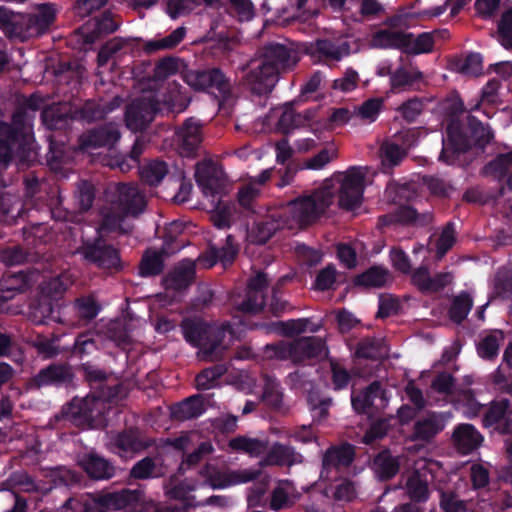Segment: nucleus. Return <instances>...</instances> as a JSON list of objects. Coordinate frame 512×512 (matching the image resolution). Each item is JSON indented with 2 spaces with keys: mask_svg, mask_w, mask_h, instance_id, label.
Listing matches in <instances>:
<instances>
[{
  "mask_svg": "<svg viewBox=\"0 0 512 512\" xmlns=\"http://www.w3.org/2000/svg\"><path fill=\"white\" fill-rule=\"evenodd\" d=\"M299 61L298 52L280 43H267L261 49V62L246 75V84L254 95L272 92L279 75L291 71Z\"/></svg>",
  "mask_w": 512,
  "mask_h": 512,
  "instance_id": "nucleus-1",
  "label": "nucleus"
},
{
  "mask_svg": "<svg viewBox=\"0 0 512 512\" xmlns=\"http://www.w3.org/2000/svg\"><path fill=\"white\" fill-rule=\"evenodd\" d=\"M493 136L492 131L480 121L471 120L466 130L459 121H451L442 137L439 161L448 165L459 164L461 155L473 147L483 150Z\"/></svg>",
  "mask_w": 512,
  "mask_h": 512,
  "instance_id": "nucleus-2",
  "label": "nucleus"
},
{
  "mask_svg": "<svg viewBox=\"0 0 512 512\" xmlns=\"http://www.w3.org/2000/svg\"><path fill=\"white\" fill-rule=\"evenodd\" d=\"M183 337L187 343L199 348L203 360L220 359L227 346L224 344L227 333L233 334L228 322L220 326L210 324L200 317L184 318L180 324Z\"/></svg>",
  "mask_w": 512,
  "mask_h": 512,
  "instance_id": "nucleus-3",
  "label": "nucleus"
},
{
  "mask_svg": "<svg viewBox=\"0 0 512 512\" xmlns=\"http://www.w3.org/2000/svg\"><path fill=\"white\" fill-rule=\"evenodd\" d=\"M41 121L47 130L50 132H60V139H56L54 134L47 136L49 140V153L51 154V161H60L64 153V146L67 142L65 133L71 129V125L76 118H74V111L71 107L52 105L42 110Z\"/></svg>",
  "mask_w": 512,
  "mask_h": 512,
  "instance_id": "nucleus-4",
  "label": "nucleus"
},
{
  "mask_svg": "<svg viewBox=\"0 0 512 512\" xmlns=\"http://www.w3.org/2000/svg\"><path fill=\"white\" fill-rule=\"evenodd\" d=\"M183 80L195 91L213 94L219 103L228 101L232 96L231 81L218 67L188 69L183 73Z\"/></svg>",
  "mask_w": 512,
  "mask_h": 512,
  "instance_id": "nucleus-5",
  "label": "nucleus"
},
{
  "mask_svg": "<svg viewBox=\"0 0 512 512\" xmlns=\"http://www.w3.org/2000/svg\"><path fill=\"white\" fill-rule=\"evenodd\" d=\"M77 252L87 264L99 270L116 273L123 269L119 249L104 239L102 235L83 240Z\"/></svg>",
  "mask_w": 512,
  "mask_h": 512,
  "instance_id": "nucleus-6",
  "label": "nucleus"
},
{
  "mask_svg": "<svg viewBox=\"0 0 512 512\" xmlns=\"http://www.w3.org/2000/svg\"><path fill=\"white\" fill-rule=\"evenodd\" d=\"M334 194L329 188H321L291 201L288 213L299 226H307L318 220L332 204Z\"/></svg>",
  "mask_w": 512,
  "mask_h": 512,
  "instance_id": "nucleus-7",
  "label": "nucleus"
},
{
  "mask_svg": "<svg viewBox=\"0 0 512 512\" xmlns=\"http://www.w3.org/2000/svg\"><path fill=\"white\" fill-rule=\"evenodd\" d=\"M105 409L104 399L96 395L73 398L62 407V415L77 427L91 428L101 422Z\"/></svg>",
  "mask_w": 512,
  "mask_h": 512,
  "instance_id": "nucleus-8",
  "label": "nucleus"
},
{
  "mask_svg": "<svg viewBox=\"0 0 512 512\" xmlns=\"http://www.w3.org/2000/svg\"><path fill=\"white\" fill-rule=\"evenodd\" d=\"M161 111V104L154 95L133 99L125 110V124L132 132H143Z\"/></svg>",
  "mask_w": 512,
  "mask_h": 512,
  "instance_id": "nucleus-9",
  "label": "nucleus"
},
{
  "mask_svg": "<svg viewBox=\"0 0 512 512\" xmlns=\"http://www.w3.org/2000/svg\"><path fill=\"white\" fill-rule=\"evenodd\" d=\"M75 373L73 367L67 363H51L40 369L37 374L28 380L31 390L43 387L72 388L75 386Z\"/></svg>",
  "mask_w": 512,
  "mask_h": 512,
  "instance_id": "nucleus-10",
  "label": "nucleus"
},
{
  "mask_svg": "<svg viewBox=\"0 0 512 512\" xmlns=\"http://www.w3.org/2000/svg\"><path fill=\"white\" fill-rule=\"evenodd\" d=\"M387 404V391L378 380L371 382L358 393L352 390L351 405L357 414L372 415L384 409Z\"/></svg>",
  "mask_w": 512,
  "mask_h": 512,
  "instance_id": "nucleus-11",
  "label": "nucleus"
},
{
  "mask_svg": "<svg viewBox=\"0 0 512 512\" xmlns=\"http://www.w3.org/2000/svg\"><path fill=\"white\" fill-rule=\"evenodd\" d=\"M365 176L359 167L350 168L338 190L339 207L346 211L358 208L363 199Z\"/></svg>",
  "mask_w": 512,
  "mask_h": 512,
  "instance_id": "nucleus-12",
  "label": "nucleus"
},
{
  "mask_svg": "<svg viewBox=\"0 0 512 512\" xmlns=\"http://www.w3.org/2000/svg\"><path fill=\"white\" fill-rule=\"evenodd\" d=\"M120 138L119 126L114 122H107L83 132L78 138V145L83 151L112 149Z\"/></svg>",
  "mask_w": 512,
  "mask_h": 512,
  "instance_id": "nucleus-13",
  "label": "nucleus"
},
{
  "mask_svg": "<svg viewBox=\"0 0 512 512\" xmlns=\"http://www.w3.org/2000/svg\"><path fill=\"white\" fill-rule=\"evenodd\" d=\"M122 104L120 96H114L110 100L88 99L80 106L75 107L74 118L76 121L92 123L103 120L109 113L118 109Z\"/></svg>",
  "mask_w": 512,
  "mask_h": 512,
  "instance_id": "nucleus-14",
  "label": "nucleus"
},
{
  "mask_svg": "<svg viewBox=\"0 0 512 512\" xmlns=\"http://www.w3.org/2000/svg\"><path fill=\"white\" fill-rule=\"evenodd\" d=\"M106 512L128 509L131 512H141L144 493L141 490L122 488L118 491L100 494Z\"/></svg>",
  "mask_w": 512,
  "mask_h": 512,
  "instance_id": "nucleus-15",
  "label": "nucleus"
},
{
  "mask_svg": "<svg viewBox=\"0 0 512 512\" xmlns=\"http://www.w3.org/2000/svg\"><path fill=\"white\" fill-rule=\"evenodd\" d=\"M409 274L411 283L422 294L438 293L450 285L454 279L451 272H438L431 276L427 266H420Z\"/></svg>",
  "mask_w": 512,
  "mask_h": 512,
  "instance_id": "nucleus-16",
  "label": "nucleus"
},
{
  "mask_svg": "<svg viewBox=\"0 0 512 512\" xmlns=\"http://www.w3.org/2000/svg\"><path fill=\"white\" fill-rule=\"evenodd\" d=\"M292 362L303 364L319 359L328 353L325 341L317 336L299 337L291 342Z\"/></svg>",
  "mask_w": 512,
  "mask_h": 512,
  "instance_id": "nucleus-17",
  "label": "nucleus"
},
{
  "mask_svg": "<svg viewBox=\"0 0 512 512\" xmlns=\"http://www.w3.org/2000/svg\"><path fill=\"white\" fill-rule=\"evenodd\" d=\"M238 251L239 248L234 237L228 235L222 247L210 245L205 252L200 254L198 262L205 268H212L217 263H221L224 268H227L235 261Z\"/></svg>",
  "mask_w": 512,
  "mask_h": 512,
  "instance_id": "nucleus-18",
  "label": "nucleus"
},
{
  "mask_svg": "<svg viewBox=\"0 0 512 512\" xmlns=\"http://www.w3.org/2000/svg\"><path fill=\"white\" fill-rule=\"evenodd\" d=\"M77 464L94 480H108L115 476V466L94 451L85 452L77 457Z\"/></svg>",
  "mask_w": 512,
  "mask_h": 512,
  "instance_id": "nucleus-19",
  "label": "nucleus"
},
{
  "mask_svg": "<svg viewBox=\"0 0 512 512\" xmlns=\"http://www.w3.org/2000/svg\"><path fill=\"white\" fill-rule=\"evenodd\" d=\"M154 444L151 438L142 437L137 428H127L111 438V446L117 453H140Z\"/></svg>",
  "mask_w": 512,
  "mask_h": 512,
  "instance_id": "nucleus-20",
  "label": "nucleus"
},
{
  "mask_svg": "<svg viewBox=\"0 0 512 512\" xmlns=\"http://www.w3.org/2000/svg\"><path fill=\"white\" fill-rule=\"evenodd\" d=\"M195 180L203 194L206 196L214 197L220 194L223 188L221 171L211 160L197 163L195 169Z\"/></svg>",
  "mask_w": 512,
  "mask_h": 512,
  "instance_id": "nucleus-21",
  "label": "nucleus"
},
{
  "mask_svg": "<svg viewBox=\"0 0 512 512\" xmlns=\"http://www.w3.org/2000/svg\"><path fill=\"white\" fill-rule=\"evenodd\" d=\"M116 202L123 215L137 216L146 207L145 195L132 184L120 183L117 186Z\"/></svg>",
  "mask_w": 512,
  "mask_h": 512,
  "instance_id": "nucleus-22",
  "label": "nucleus"
},
{
  "mask_svg": "<svg viewBox=\"0 0 512 512\" xmlns=\"http://www.w3.org/2000/svg\"><path fill=\"white\" fill-rule=\"evenodd\" d=\"M356 457L355 446L349 442L331 445L324 452L322 467L324 470L335 469L340 471L352 465Z\"/></svg>",
  "mask_w": 512,
  "mask_h": 512,
  "instance_id": "nucleus-23",
  "label": "nucleus"
},
{
  "mask_svg": "<svg viewBox=\"0 0 512 512\" xmlns=\"http://www.w3.org/2000/svg\"><path fill=\"white\" fill-rule=\"evenodd\" d=\"M195 277V263L186 259L165 275L163 285L167 290L182 292L187 290L194 283Z\"/></svg>",
  "mask_w": 512,
  "mask_h": 512,
  "instance_id": "nucleus-24",
  "label": "nucleus"
},
{
  "mask_svg": "<svg viewBox=\"0 0 512 512\" xmlns=\"http://www.w3.org/2000/svg\"><path fill=\"white\" fill-rule=\"evenodd\" d=\"M27 21L26 14L15 13L5 6H0V29L8 38H18L21 41L30 39Z\"/></svg>",
  "mask_w": 512,
  "mask_h": 512,
  "instance_id": "nucleus-25",
  "label": "nucleus"
},
{
  "mask_svg": "<svg viewBox=\"0 0 512 512\" xmlns=\"http://www.w3.org/2000/svg\"><path fill=\"white\" fill-rule=\"evenodd\" d=\"M305 53L319 60L340 61L349 55L350 45L348 42L336 43L329 39H317L306 46Z\"/></svg>",
  "mask_w": 512,
  "mask_h": 512,
  "instance_id": "nucleus-26",
  "label": "nucleus"
},
{
  "mask_svg": "<svg viewBox=\"0 0 512 512\" xmlns=\"http://www.w3.org/2000/svg\"><path fill=\"white\" fill-rule=\"evenodd\" d=\"M445 425L446 420L441 413L429 412L414 423L412 440L428 443L444 430Z\"/></svg>",
  "mask_w": 512,
  "mask_h": 512,
  "instance_id": "nucleus-27",
  "label": "nucleus"
},
{
  "mask_svg": "<svg viewBox=\"0 0 512 512\" xmlns=\"http://www.w3.org/2000/svg\"><path fill=\"white\" fill-rule=\"evenodd\" d=\"M484 438L470 423L458 424L452 434V442L459 453L468 455L478 449Z\"/></svg>",
  "mask_w": 512,
  "mask_h": 512,
  "instance_id": "nucleus-28",
  "label": "nucleus"
},
{
  "mask_svg": "<svg viewBox=\"0 0 512 512\" xmlns=\"http://www.w3.org/2000/svg\"><path fill=\"white\" fill-rule=\"evenodd\" d=\"M17 129L8 122L0 120V169H6L12 163L15 152L21 146Z\"/></svg>",
  "mask_w": 512,
  "mask_h": 512,
  "instance_id": "nucleus-29",
  "label": "nucleus"
},
{
  "mask_svg": "<svg viewBox=\"0 0 512 512\" xmlns=\"http://www.w3.org/2000/svg\"><path fill=\"white\" fill-rule=\"evenodd\" d=\"M178 136L180 137V155L187 158L194 157L202 141L200 126L189 118L184 121Z\"/></svg>",
  "mask_w": 512,
  "mask_h": 512,
  "instance_id": "nucleus-30",
  "label": "nucleus"
},
{
  "mask_svg": "<svg viewBox=\"0 0 512 512\" xmlns=\"http://www.w3.org/2000/svg\"><path fill=\"white\" fill-rule=\"evenodd\" d=\"M28 34L30 38L39 37L45 34L56 19V9L53 4L44 3L40 5L37 13L26 14Z\"/></svg>",
  "mask_w": 512,
  "mask_h": 512,
  "instance_id": "nucleus-31",
  "label": "nucleus"
},
{
  "mask_svg": "<svg viewBox=\"0 0 512 512\" xmlns=\"http://www.w3.org/2000/svg\"><path fill=\"white\" fill-rule=\"evenodd\" d=\"M400 465L399 456H394L389 449L380 451L372 460V470L380 481L394 478L400 470Z\"/></svg>",
  "mask_w": 512,
  "mask_h": 512,
  "instance_id": "nucleus-32",
  "label": "nucleus"
},
{
  "mask_svg": "<svg viewBox=\"0 0 512 512\" xmlns=\"http://www.w3.org/2000/svg\"><path fill=\"white\" fill-rule=\"evenodd\" d=\"M260 470L244 469L231 471L229 473H214L208 478L209 484L213 489H223L232 485L248 483L258 479Z\"/></svg>",
  "mask_w": 512,
  "mask_h": 512,
  "instance_id": "nucleus-33",
  "label": "nucleus"
},
{
  "mask_svg": "<svg viewBox=\"0 0 512 512\" xmlns=\"http://www.w3.org/2000/svg\"><path fill=\"white\" fill-rule=\"evenodd\" d=\"M29 276L23 271L6 272L0 278V301L13 299L29 286Z\"/></svg>",
  "mask_w": 512,
  "mask_h": 512,
  "instance_id": "nucleus-34",
  "label": "nucleus"
},
{
  "mask_svg": "<svg viewBox=\"0 0 512 512\" xmlns=\"http://www.w3.org/2000/svg\"><path fill=\"white\" fill-rule=\"evenodd\" d=\"M404 490L410 501L414 503L424 504L431 496L426 474L417 469L407 477Z\"/></svg>",
  "mask_w": 512,
  "mask_h": 512,
  "instance_id": "nucleus-35",
  "label": "nucleus"
},
{
  "mask_svg": "<svg viewBox=\"0 0 512 512\" xmlns=\"http://www.w3.org/2000/svg\"><path fill=\"white\" fill-rule=\"evenodd\" d=\"M265 462L270 465L292 466L303 462V456L290 445L275 442L268 450Z\"/></svg>",
  "mask_w": 512,
  "mask_h": 512,
  "instance_id": "nucleus-36",
  "label": "nucleus"
},
{
  "mask_svg": "<svg viewBox=\"0 0 512 512\" xmlns=\"http://www.w3.org/2000/svg\"><path fill=\"white\" fill-rule=\"evenodd\" d=\"M204 412V399L201 394L192 395L171 407V417L177 421L194 419Z\"/></svg>",
  "mask_w": 512,
  "mask_h": 512,
  "instance_id": "nucleus-37",
  "label": "nucleus"
},
{
  "mask_svg": "<svg viewBox=\"0 0 512 512\" xmlns=\"http://www.w3.org/2000/svg\"><path fill=\"white\" fill-rule=\"evenodd\" d=\"M430 219L431 216L429 214H425L423 215V220L420 221L416 209L411 206L403 205L391 213L379 216L378 224L381 227H389L396 224L407 225L419 221L421 225H424L426 221Z\"/></svg>",
  "mask_w": 512,
  "mask_h": 512,
  "instance_id": "nucleus-38",
  "label": "nucleus"
},
{
  "mask_svg": "<svg viewBox=\"0 0 512 512\" xmlns=\"http://www.w3.org/2000/svg\"><path fill=\"white\" fill-rule=\"evenodd\" d=\"M27 206L20 196L2 193L0 195V220L8 224L16 222L18 218L24 217Z\"/></svg>",
  "mask_w": 512,
  "mask_h": 512,
  "instance_id": "nucleus-39",
  "label": "nucleus"
},
{
  "mask_svg": "<svg viewBox=\"0 0 512 512\" xmlns=\"http://www.w3.org/2000/svg\"><path fill=\"white\" fill-rule=\"evenodd\" d=\"M285 221L280 214L269 215L258 222H255L250 237L257 244H265L276 231L284 228Z\"/></svg>",
  "mask_w": 512,
  "mask_h": 512,
  "instance_id": "nucleus-40",
  "label": "nucleus"
},
{
  "mask_svg": "<svg viewBox=\"0 0 512 512\" xmlns=\"http://www.w3.org/2000/svg\"><path fill=\"white\" fill-rule=\"evenodd\" d=\"M508 408V400L493 402L484 415L485 425L496 426V429L502 434L512 433V419H505Z\"/></svg>",
  "mask_w": 512,
  "mask_h": 512,
  "instance_id": "nucleus-41",
  "label": "nucleus"
},
{
  "mask_svg": "<svg viewBox=\"0 0 512 512\" xmlns=\"http://www.w3.org/2000/svg\"><path fill=\"white\" fill-rule=\"evenodd\" d=\"M165 255L166 252L164 249H146L142 255L141 261L138 266V275L143 278L155 277L160 275L165 267Z\"/></svg>",
  "mask_w": 512,
  "mask_h": 512,
  "instance_id": "nucleus-42",
  "label": "nucleus"
},
{
  "mask_svg": "<svg viewBox=\"0 0 512 512\" xmlns=\"http://www.w3.org/2000/svg\"><path fill=\"white\" fill-rule=\"evenodd\" d=\"M407 32L380 29L372 36V45L379 49H397L404 53L408 39Z\"/></svg>",
  "mask_w": 512,
  "mask_h": 512,
  "instance_id": "nucleus-43",
  "label": "nucleus"
},
{
  "mask_svg": "<svg viewBox=\"0 0 512 512\" xmlns=\"http://www.w3.org/2000/svg\"><path fill=\"white\" fill-rule=\"evenodd\" d=\"M390 278L388 269L373 265L353 279V284L356 287L364 288H383L386 286Z\"/></svg>",
  "mask_w": 512,
  "mask_h": 512,
  "instance_id": "nucleus-44",
  "label": "nucleus"
},
{
  "mask_svg": "<svg viewBox=\"0 0 512 512\" xmlns=\"http://www.w3.org/2000/svg\"><path fill=\"white\" fill-rule=\"evenodd\" d=\"M307 404L313 422L321 423L329 417V410L333 405V399L320 391L312 390L307 395Z\"/></svg>",
  "mask_w": 512,
  "mask_h": 512,
  "instance_id": "nucleus-45",
  "label": "nucleus"
},
{
  "mask_svg": "<svg viewBox=\"0 0 512 512\" xmlns=\"http://www.w3.org/2000/svg\"><path fill=\"white\" fill-rule=\"evenodd\" d=\"M264 387L262 401L273 411H281L283 408V391L281 383L274 376L265 374L263 376Z\"/></svg>",
  "mask_w": 512,
  "mask_h": 512,
  "instance_id": "nucleus-46",
  "label": "nucleus"
},
{
  "mask_svg": "<svg viewBox=\"0 0 512 512\" xmlns=\"http://www.w3.org/2000/svg\"><path fill=\"white\" fill-rule=\"evenodd\" d=\"M64 512H106L101 495L87 494L80 499L69 498L63 504Z\"/></svg>",
  "mask_w": 512,
  "mask_h": 512,
  "instance_id": "nucleus-47",
  "label": "nucleus"
},
{
  "mask_svg": "<svg viewBox=\"0 0 512 512\" xmlns=\"http://www.w3.org/2000/svg\"><path fill=\"white\" fill-rule=\"evenodd\" d=\"M32 315L38 324H47L50 321L66 323V320L61 317L59 305L48 299L39 301L33 307Z\"/></svg>",
  "mask_w": 512,
  "mask_h": 512,
  "instance_id": "nucleus-48",
  "label": "nucleus"
},
{
  "mask_svg": "<svg viewBox=\"0 0 512 512\" xmlns=\"http://www.w3.org/2000/svg\"><path fill=\"white\" fill-rule=\"evenodd\" d=\"M141 181L149 186H158L168 174V165L162 160H151L139 170Z\"/></svg>",
  "mask_w": 512,
  "mask_h": 512,
  "instance_id": "nucleus-49",
  "label": "nucleus"
},
{
  "mask_svg": "<svg viewBox=\"0 0 512 512\" xmlns=\"http://www.w3.org/2000/svg\"><path fill=\"white\" fill-rule=\"evenodd\" d=\"M92 26L88 35L90 41L114 33L119 28V21L110 11H104L93 18Z\"/></svg>",
  "mask_w": 512,
  "mask_h": 512,
  "instance_id": "nucleus-50",
  "label": "nucleus"
},
{
  "mask_svg": "<svg viewBox=\"0 0 512 512\" xmlns=\"http://www.w3.org/2000/svg\"><path fill=\"white\" fill-rule=\"evenodd\" d=\"M186 35V28L181 26L173 30L169 35L161 38L150 40L144 45V51L152 54L160 50L175 48L181 43Z\"/></svg>",
  "mask_w": 512,
  "mask_h": 512,
  "instance_id": "nucleus-51",
  "label": "nucleus"
},
{
  "mask_svg": "<svg viewBox=\"0 0 512 512\" xmlns=\"http://www.w3.org/2000/svg\"><path fill=\"white\" fill-rule=\"evenodd\" d=\"M73 310L79 320L90 322L97 317L101 306L94 296L83 295L74 300Z\"/></svg>",
  "mask_w": 512,
  "mask_h": 512,
  "instance_id": "nucleus-52",
  "label": "nucleus"
},
{
  "mask_svg": "<svg viewBox=\"0 0 512 512\" xmlns=\"http://www.w3.org/2000/svg\"><path fill=\"white\" fill-rule=\"evenodd\" d=\"M129 476L136 480H146L163 476V471L152 457L146 456L132 466Z\"/></svg>",
  "mask_w": 512,
  "mask_h": 512,
  "instance_id": "nucleus-53",
  "label": "nucleus"
},
{
  "mask_svg": "<svg viewBox=\"0 0 512 512\" xmlns=\"http://www.w3.org/2000/svg\"><path fill=\"white\" fill-rule=\"evenodd\" d=\"M472 307L473 299L471 295L466 291H462L453 298L448 311L449 317L454 323L461 324Z\"/></svg>",
  "mask_w": 512,
  "mask_h": 512,
  "instance_id": "nucleus-54",
  "label": "nucleus"
},
{
  "mask_svg": "<svg viewBox=\"0 0 512 512\" xmlns=\"http://www.w3.org/2000/svg\"><path fill=\"white\" fill-rule=\"evenodd\" d=\"M309 322L307 318L276 321L269 324V330L284 337H293L305 332Z\"/></svg>",
  "mask_w": 512,
  "mask_h": 512,
  "instance_id": "nucleus-55",
  "label": "nucleus"
},
{
  "mask_svg": "<svg viewBox=\"0 0 512 512\" xmlns=\"http://www.w3.org/2000/svg\"><path fill=\"white\" fill-rule=\"evenodd\" d=\"M409 36L407 39V46H405L404 53L407 55H420L433 52L434 44L432 36L428 32H422L415 36L411 32H407Z\"/></svg>",
  "mask_w": 512,
  "mask_h": 512,
  "instance_id": "nucleus-56",
  "label": "nucleus"
},
{
  "mask_svg": "<svg viewBox=\"0 0 512 512\" xmlns=\"http://www.w3.org/2000/svg\"><path fill=\"white\" fill-rule=\"evenodd\" d=\"M229 446L236 451L245 452L251 456H260L268 450V442L248 438L245 436H238L230 440Z\"/></svg>",
  "mask_w": 512,
  "mask_h": 512,
  "instance_id": "nucleus-57",
  "label": "nucleus"
},
{
  "mask_svg": "<svg viewBox=\"0 0 512 512\" xmlns=\"http://www.w3.org/2000/svg\"><path fill=\"white\" fill-rule=\"evenodd\" d=\"M504 339L501 330H495L485 336L477 345L478 355L484 360H494L499 353L500 341Z\"/></svg>",
  "mask_w": 512,
  "mask_h": 512,
  "instance_id": "nucleus-58",
  "label": "nucleus"
},
{
  "mask_svg": "<svg viewBox=\"0 0 512 512\" xmlns=\"http://www.w3.org/2000/svg\"><path fill=\"white\" fill-rule=\"evenodd\" d=\"M512 166V151L498 154L483 167V174L491 175L496 179H503Z\"/></svg>",
  "mask_w": 512,
  "mask_h": 512,
  "instance_id": "nucleus-59",
  "label": "nucleus"
},
{
  "mask_svg": "<svg viewBox=\"0 0 512 512\" xmlns=\"http://www.w3.org/2000/svg\"><path fill=\"white\" fill-rule=\"evenodd\" d=\"M228 371L225 364H215L203 369L196 376V388L198 390H208L216 386L217 381Z\"/></svg>",
  "mask_w": 512,
  "mask_h": 512,
  "instance_id": "nucleus-60",
  "label": "nucleus"
},
{
  "mask_svg": "<svg viewBox=\"0 0 512 512\" xmlns=\"http://www.w3.org/2000/svg\"><path fill=\"white\" fill-rule=\"evenodd\" d=\"M456 71L464 75L477 76L483 70V58L480 53L471 52L464 58L452 62Z\"/></svg>",
  "mask_w": 512,
  "mask_h": 512,
  "instance_id": "nucleus-61",
  "label": "nucleus"
},
{
  "mask_svg": "<svg viewBox=\"0 0 512 512\" xmlns=\"http://www.w3.org/2000/svg\"><path fill=\"white\" fill-rule=\"evenodd\" d=\"M329 366L332 389L341 391L348 388L353 378L351 372L334 358L329 360Z\"/></svg>",
  "mask_w": 512,
  "mask_h": 512,
  "instance_id": "nucleus-62",
  "label": "nucleus"
},
{
  "mask_svg": "<svg viewBox=\"0 0 512 512\" xmlns=\"http://www.w3.org/2000/svg\"><path fill=\"white\" fill-rule=\"evenodd\" d=\"M237 208L234 203H221L211 213V221L218 229L230 228L235 219Z\"/></svg>",
  "mask_w": 512,
  "mask_h": 512,
  "instance_id": "nucleus-63",
  "label": "nucleus"
},
{
  "mask_svg": "<svg viewBox=\"0 0 512 512\" xmlns=\"http://www.w3.org/2000/svg\"><path fill=\"white\" fill-rule=\"evenodd\" d=\"M493 296L508 299L512 296V273L507 269H499L493 283Z\"/></svg>",
  "mask_w": 512,
  "mask_h": 512,
  "instance_id": "nucleus-64",
  "label": "nucleus"
}]
</instances>
